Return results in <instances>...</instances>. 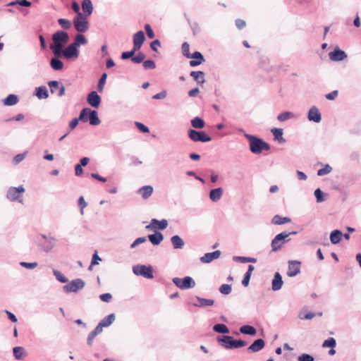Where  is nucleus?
<instances>
[{"instance_id":"f8f14e48","label":"nucleus","mask_w":361,"mask_h":361,"mask_svg":"<svg viewBox=\"0 0 361 361\" xmlns=\"http://www.w3.org/2000/svg\"><path fill=\"white\" fill-rule=\"evenodd\" d=\"M62 54L68 59H77L79 56V51L73 44H69L63 51L62 50Z\"/></svg>"},{"instance_id":"b1692460","label":"nucleus","mask_w":361,"mask_h":361,"mask_svg":"<svg viewBox=\"0 0 361 361\" xmlns=\"http://www.w3.org/2000/svg\"><path fill=\"white\" fill-rule=\"evenodd\" d=\"M283 283V282L281 276L279 273L276 272L272 280V289L274 290H279L281 288Z\"/></svg>"},{"instance_id":"c9c22d12","label":"nucleus","mask_w":361,"mask_h":361,"mask_svg":"<svg viewBox=\"0 0 361 361\" xmlns=\"http://www.w3.org/2000/svg\"><path fill=\"white\" fill-rule=\"evenodd\" d=\"M51 67L55 71H60L63 68V64L59 59L53 58L50 61Z\"/></svg>"},{"instance_id":"39448f33","label":"nucleus","mask_w":361,"mask_h":361,"mask_svg":"<svg viewBox=\"0 0 361 361\" xmlns=\"http://www.w3.org/2000/svg\"><path fill=\"white\" fill-rule=\"evenodd\" d=\"M87 16L78 13L73 19V24L75 30L79 32H85L87 30L89 23Z\"/></svg>"},{"instance_id":"a18cd8bd","label":"nucleus","mask_w":361,"mask_h":361,"mask_svg":"<svg viewBox=\"0 0 361 361\" xmlns=\"http://www.w3.org/2000/svg\"><path fill=\"white\" fill-rule=\"evenodd\" d=\"M181 50H182L183 54L185 57L190 58V56H191L192 54L190 53V51H189L190 50V44L188 42H184L182 44Z\"/></svg>"},{"instance_id":"423d86ee","label":"nucleus","mask_w":361,"mask_h":361,"mask_svg":"<svg viewBox=\"0 0 361 361\" xmlns=\"http://www.w3.org/2000/svg\"><path fill=\"white\" fill-rule=\"evenodd\" d=\"M173 282L177 287L183 290L193 288L195 286V281L190 276H185L183 279L174 278Z\"/></svg>"},{"instance_id":"f3484780","label":"nucleus","mask_w":361,"mask_h":361,"mask_svg":"<svg viewBox=\"0 0 361 361\" xmlns=\"http://www.w3.org/2000/svg\"><path fill=\"white\" fill-rule=\"evenodd\" d=\"M85 286V283L81 279H76L72 281L68 285L64 288L69 292H76L80 289H82Z\"/></svg>"},{"instance_id":"4d7b16f0","label":"nucleus","mask_w":361,"mask_h":361,"mask_svg":"<svg viewBox=\"0 0 361 361\" xmlns=\"http://www.w3.org/2000/svg\"><path fill=\"white\" fill-rule=\"evenodd\" d=\"M27 153L18 154L13 158V163L18 164L21 162L26 157Z\"/></svg>"},{"instance_id":"cd10ccee","label":"nucleus","mask_w":361,"mask_h":361,"mask_svg":"<svg viewBox=\"0 0 361 361\" xmlns=\"http://www.w3.org/2000/svg\"><path fill=\"white\" fill-rule=\"evenodd\" d=\"M222 193H223V190L220 188H216V189H213L210 191L209 197L212 201L216 202L219 200H220V198L222 195Z\"/></svg>"},{"instance_id":"4468645a","label":"nucleus","mask_w":361,"mask_h":361,"mask_svg":"<svg viewBox=\"0 0 361 361\" xmlns=\"http://www.w3.org/2000/svg\"><path fill=\"white\" fill-rule=\"evenodd\" d=\"M329 58L333 61H341L347 58V54L344 51L336 47L333 51L329 53Z\"/></svg>"},{"instance_id":"774afa93","label":"nucleus","mask_w":361,"mask_h":361,"mask_svg":"<svg viewBox=\"0 0 361 361\" xmlns=\"http://www.w3.org/2000/svg\"><path fill=\"white\" fill-rule=\"evenodd\" d=\"M99 298L103 302H109L111 300L112 296L110 293H104L100 295Z\"/></svg>"},{"instance_id":"f704fd0d","label":"nucleus","mask_w":361,"mask_h":361,"mask_svg":"<svg viewBox=\"0 0 361 361\" xmlns=\"http://www.w3.org/2000/svg\"><path fill=\"white\" fill-rule=\"evenodd\" d=\"M271 131L273 133L275 140H278L279 142H285V140L283 137V130L281 128H273Z\"/></svg>"},{"instance_id":"8fccbe9b","label":"nucleus","mask_w":361,"mask_h":361,"mask_svg":"<svg viewBox=\"0 0 361 361\" xmlns=\"http://www.w3.org/2000/svg\"><path fill=\"white\" fill-rule=\"evenodd\" d=\"M99 261H101V258L99 257L97 252H96L92 256L91 264L89 267V270H92V267L94 265L98 264Z\"/></svg>"},{"instance_id":"58836bf2","label":"nucleus","mask_w":361,"mask_h":361,"mask_svg":"<svg viewBox=\"0 0 361 361\" xmlns=\"http://www.w3.org/2000/svg\"><path fill=\"white\" fill-rule=\"evenodd\" d=\"M197 300L199 301V304H197L195 305L198 307L212 306L214 304V301L211 299H206L197 297Z\"/></svg>"},{"instance_id":"3c124183","label":"nucleus","mask_w":361,"mask_h":361,"mask_svg":"<svg viewBox=\"0 0 361 361\" xmlns=\"http://www.w3.org/2000/svg\"><path fill=\"white\" fill-rule=\"evenodd\" d=\"M293 116L290 112H283L278 115L277 118L280 121H284Z\"/></svg>"},{"instance_id":"79ce46f5","label":"nucleus","mask_w":361,"mask_h":361,"mask_svg":"<svg viewBox=\"0 0 361 361\" xmlns=\"http://www.w3.org/2000/svg\"><path fill=\"white\" fill-rule=\"evenodd\" d=\"M213 329L214 331L221 334H228L229 332V329L227 326L223 324L214 325Z\"/></svg>"},{"instance_id":"a19ab883","label":"nucleus","mask_w":361,"mask_h":361,"mask_svg":"<svg viewBox=\"0 0 361 361\" xmlns=\"http://www.w3.org/2000/svg\"><path fill=\"white\" fill-rule=\"evenodd\" d=\"M192 126L195 128H203L205 126L204 121L200 117H195L191 121Z\"/></svg>"},{"instance_id":"052dcab7","label":"nucleus","mask_w":361,"mask_h":361,"mask_svg":"<svg viewBox=\"0 0 361 361\" xmlns=\"http://www.w3.org/2000/svg\"><path fill=\"white\" fill-rule=\"evenodd\" d=\"M314 195H315V197L317 198V201L318 202H322L324 201V199L322 197L323 196V192H322V191L319 188L317 189L314 191Z\"/></svg>"},{"instance_id":"09e8293b","label":"nucleus","mask_w":361,"mask_h":361,"mask_svg":"<svg viewBox=\"0 0 361 361\" xmlns=\"http://www.w3.org/2000/svg\"><path fill=\"white\" fill-rule=\"evenodd\" d=\"M219 291L222 294L228 295L231 292V286L228 284H223L219 288Z\"/></svg>"},{"instance_id":"864d4df0","label":"nucleus","mask_w":361,"mask_h":361,"mask_svg":"<svg viewBox=\"0 0 361 361\" xmlns=\"http://www.w3.org/2000/svg\"><path fill=\"white\" fill-rule=\"evenodd\" d=\"M20 266L23 267H25L26 269H32L37 267V262H21L20 263Z\"/></svg>"},{"instance_id":"6e6552de","label":"nucleus","mask_w":361,"mask_h":361,"mask_svg":"<svg viewBox=\"0 0 361 361\" xmlns=\"http://www.w3.org/2000/svg\"><path fill=\"white\" fill-rule=\"evenodd\" d=\"M133 272L137 276H142L147 279L153 278V269L152 267L145 265H137L133 267Z\"/></svg>"},{"instance_id":"de8ad7c7","label":"nucleus","mask_w":361,"mask_h":361,"mask_svg":"<svg viewBox=\"0 0 361 361\" xmlns=\"http://www.w3.org/2000/svg\"><path fill=\"white\" fill-rule=\"evenodd\" d=\"M54 275L56 279L61 283H66L68 281V279L59 271L54 270Z\"/></svg>"},{"instance_id":"2f4dec72","label":"nucleus","mask_w":361,"mask_h":361,"mask_svg":"<svg viewBox=\"0 0 361 361\" xmlns=\"http://www.w3.org/2000/svg\"><path fill=\"white\" fill-rule=\"evenodd\" d=\"M171 243L174 249H181L184 245L183 240L178 235H173L171 238Z\"/></svg>"},{"instance_id":"338daca9","label":"nucleus","mask_w":361,"mask_h":361,"mask_svg":"<svg viewBox=\"0 0 361 361\" xmlns=\"http://www.w3.org/2000/svg\"><path fill=\"white\" fill-rule=\"evenodd\" d=\"M235 25L239 30H242L246 26V22L243 19H236Z\"/></svg>"},{"instance_id":"9d476101","label":"nucleus","mask_w":361,"mask_h":361,"mask_svg":"<svg viewBox=\"0 0 361 361\" xmlns=\"http://www.w3.org/2000/svg\"><path fill=\"white\" fill-rule=\"evenodd\" d=\"M25 192V188L23 185L18 188L12 187L7 192V198L11 201L19 200L21 195Z\"/></svg>"},{"instance_id":"dca6fc26","label":"nucleus","mask_w":361,"mask_h":361,"mask_svg":"<svg viewBox=\"0 0 361 361\" xmlns=\"http://www.w3.org/2000/svg\"><path fill=\"white\" fill-rule=\"evenodd\" d=\"M145 40L144 32L140 30L137 32L133 36V48L135 50H139Z\"/></svg>"},{"instance_id":"5fc2aeb1","label":"nucleus","mask_w":361,"mask_h":361,"mask_svg":"<svg viewBox=\"0 0 361 361\" xmlns=\"http://www.w3.org/2000/svg\"><path fill=\"white\" fill-rule=\"evenodd\" d=\"M106 73H104L101 78L99 79V83H98V90L101 92L103 91V89H104V85L106 82Z\"/></svg>"},{"instance_id":"13d9d810","label":"nucleus","mask_w":361,"mask_h":361,"mask_svg":"<svg viewBox=\"0 0 361 361\" xmlns=\"http://www.w3.org/2000/svg\"><path fill=\"white\" fill-rule=\"evenodd\" d=\"M145 30L147 35L148 36L149 38L153 39L154 37V33L150 25L146 24L145 25Z\"/></svg>"},{"instance_id":"ddd939ff","label":"nucleus","mask_w":361,"mask_h":361,"mask_svg":"<svg viewBox=\"0 0 361 361\" xmlns=\"http://www.w3.org/2000/svg\"><path fill=\"white\" fill-rule=\"evenodd\" d=\"M301 263L299 261L293 260L288 262L287 275L290 277L296 276L300 272Z\"/></svg>"},{"instance_id":"7c9ffc66","label":"nucleus","mask_w":361,"mask_h":361,"mask_svg":"<svg viewBox=\"0 0 361 361\" xmlns=\"http://www.w3.org/2000/svg\"><path fill=\"white\" fill-rule=\"evenodd\" d=\"M18 102V98L15 94H9L3 101V104L5 106H13V105L16 104Z\"/></svg>"},{"instance_id":"0eeeda50","label":"nucleus","mask_w":361,"mask_h":361,"mask_svg":"<svg viewBox=\"0 0 361 361\" xmlns=\"http://www.w3.org/2000/svg\"><path fill=\"white\" fill-rule=\"evenodd\" d=\"M188 136L194 142H209L212 140L210 136L205 133L204 131H197L193 129H190L188 130Z\"/></svg>"},{"instance_id":"473e14b6","label":"nucleus","mask_w":361,"mask_h":361,"mask_svg":"<svg viewBox=\"0 0 361 361\" xmlns=\"http://www.w3.org/2000/svg\"><path fill=\"white\" fill-rule=\"evenodd\" d=\"M290 221H291L290 219H289L288 217H281L279 215H275L273 217L271 222H272V224H274L275 225H281V224H284L286 223H289V222H290Z\"/></svg>"},{"instance_id":"5701e85b","label":"nucleus","mask_w":361,"mask_h":361,"mask_svg":"<svg viewBox=\"0 0 361 361\" xmlns=\"http://www.w3.org/2000/svg\"><path fill=\"white\" fill-rule=\"evenodd\" d=\"M153 187L151 185H145L142 188H140L137 193L140 194L143 199H147L149 197H150L153 192Z\"/></svg>"},{"instance_id":"a211bd4d","label":"nucleus","mask_w":361,"mask_h":361,"mask_svg":"<svg viewBox=\"0 0 361 361\" xmlns=\"http://www.w3.org/2000/svg\"><path fill=\"white\" fill-rule=\"evenodd\" d=\"M88 104L94 108H98L101 103V97L95 91L91 92L87 98Z\"/></svg>"},{"instance_id":"6e6d98bb","label":"nucleus","mask_w":361,"mask_h":361,"mask_svg":"<svg viewBox=\"0 0 361 361\" xmlns=\"http://www.w3.org/2000/svg\"><path fill=\"white\" fill-rule=\"evenodd\" d=\"M145 59V54L142 53H139L137 56H133L132 58V61L135 63H140L144 61Z\"/></svg>"},{"instance_id":"f257e3e1","label":"nucleus","mask_w":361,"mask_h":361,"mask_svg":"<svg viewBox=\"0 0 361 361\" xmlns=\"http://www.w3.org/2000/svg\"><path fill=\"white\" fill-rule=\"evenodd\" d=\"M52 40L50 49L55 56H59L62 54L64 45L69 41V35L64 31L59 30L53 34Z\"/></svg>"},{"instance_id":"2eb2a0df","label":"nucleus","mask_w":361,"mask_h":361,"mask_svg":"<svg viewBox=\"0 0 361 361\" xmlns=\"http://www.w3.org/2000/svg\"><path fill=\"white\" fill-rule=\"evenodd\" d=\"M48 85L50 87V90L52 94L57 93V95L59 97H62L64 95L65 87L63 85L60 86L58 81H56V80L50 81L48 83Z\"/></svg>"},{"instance_id":"f03ea898","label":"nucleus","mask_w":361,"mask_h":361,"mask_svg":"<svg viewBox=\"0 0 361 361\" xmlns=\"http://www.w3.org/2000/svg\"><path fill=\"white\" fill-rule=\"evenodd\" d=\"M245 137L249 140L250 149L252 153L259 154L263 150L270 149V145L262 139L250 135H245Z\"/></svg>"},{"instance_id":"aec40b11","label":"nucleus","mask_w":361,"mask_h":361,"mask_svg":"<svg viewBox=\"0 0 361 361\" xmlns=\"http://www.w3.org/2000/svg\"><path fill=\"white\" fill-rule=\"evenodd\" d=\"M189 59H193L190 61V66L192 67L199 66L204 61L203 55L199 51H195L192 54Z\"/></svg>"},{"instance_id":"c03bdc74","label":"nucleus","mask_w":361,"mask_h":361,"mask_svg":"<svg viewBox=\"0 0 361 361\" xmlns=\"http://www.w3.org/2000/svg\"><path fill=\"white\" fill-rule=\"evenodd\" d=\"M336 345V340L334 338H329L325 340L322 344L323 348H334Z\"/></svg>"},{"instance_id":"c85d7f7f","label":"nucleus","mask_w":361,"mask_h":361,"mask_svg":"<svg viewBox=\"0 0 361 361\" xmlns=\"http://www.w3.org/2000/svg\"><path fill=\"white\" fill-rule=\"evenodd\" d=\"M36 96L39 99H47L49 97L47 88L45 86H41L36 88Z\"/></svg>"},{"instance_id":"4c0bfd02","label":"nucleus","mask_w":361,"mask_h":361,"mask_svg":"<svg viewBox=\"0 0 361 361\" xmlns=\"http://www.w3.org/2000/svg\"><path fill=\"white\" fill-rule=\"evenodd\" d=\"M13 352L17 360H21L25 356V350L23 347H15Z\"/></svg>"},{"instance_id":"49530a36","label":"nucleus","mask_w":361,"mask_h":361,"mask_svg":"<svg viewBox=\"0 0 361 361\" xmlns=\"http://www.w3.org/2000/svg\"><path fill=\"white\" fill-rule=\"evenodd\" d=\"M332 170V168L329 165L326 164L324 168L318 170L317 175L319 176H324L326 174L329 173Z\"/></svg>"},{"instance_id":"e433bc0d","label":"nucleus","mask_w":361,"mask_h":361,"mask_svg":"<svg viewBox=\"0 0 361 361\" xmlns=\"http://www.w3.org/2000/svg\"><path fill=\"white\" fill-rule=\"evenodd\" d=\"M87 42L86 38L83 35L78 34L75 37V41L72 43L77 48L80 47L81 44H86Z\"/></svg>"},{"instance_id":"1a4fd4ad","label":"nucleus","mask_w":361,"mask_h":361,"mask_svg":"<svg viewBox=\"0 0 361 361\" xmlns=\"http://www.w3.org/2000/svg\"><path fill=\"white\" fill-rule=\"evenodd\" d=\"M89 113L90 123L92 126H97L100 123V121L97 116V113L95 111L91 110L89 108L83 109L79 116V119H84L85 114Z\"/></svg>"},{"instance_id":"c756f323","label":"nucleus","mask_w":361,"mask_h":361,"mask_svg":"<svg viewBox=\"0 0 361 361\" xmlns=\"http://www.w3.org/2000/svg\"><path fill=\"white\" fill-rule=\"evenodd\" d=\"M342 233L338 230H334L330 235V240L333 244H337L341 240Z\"/></svg>"},{"instance_id":"393cba45","label":"nucleus","mask_w":361,"mask_h":361,"mask_svg":"<svg viewBox=\"0 0 361 361\" xmlns=\"http://www.w3.org/2000/svg\"><path fill=\"white\" fill-rule=\"evenodd\" d=\"M82 8L84 12V16L87 17L90 16L93 11V6L91 1L83 0L82 2Z\"/></svg>"},{"instance_id":"e2e57ef3","label":"nucleus","mask_w":361,"mask_h":361,"mask_svg":"<svg viewBox=\"0 0 361 361\" xmlns=\"http://www.w3.org/2000/svg\"><path fill=\"white\" fill-rule=\"evenodd\" d=\"M143 66L145 69H154L155 68V63L153 61L147 60L144 61Z\"/></svg>"},{"instance_id":"4be33fe9","label":"nucleus","mask_w":361,"mask_h":361,"mask_svg":"<svg viewBox=\"0 0 361 361\" xmlns=\"http://www.w3.org/2000/svg\"><path fill=\"white\" fill-rule=\"evenodd\" d=\"M308 118L315 123H319L322 117L318 109L316 106H312L308 113Z\"/></svg>"},{"instance_id":"20e7f679","label":"nucleus","mask_w":361,"mask_h":361,"mask_svg":"<svg viewBox=\"0 0 361 361\" xmlns=\"http://www.w3.org/2000/svg\"><path fill=\"white\" fill-rule=\"evenodd\" d=\"M296 232H292V233H287V232H282L275 236V238L271 241V248L272 251L276 252L281 248L283 245L288 241L289 240L287 239L288 236L290 234H295Z\"/></svg>"},{"instance_id":"bb28decb","label":"nucleus","mask_w":361,"mask_h":361,"mask_svg":"<svg viewBox=\"0 0 361 361\" xmlns=\"http://www.w3.org/2000/svg\"><path fill=\"white\" fill-rule=\"evenodd\" d=\"M148 238L153 245H157L163 240L164 236L161 233H156L155 234L149 235Z\"/></svg>"},{"instance_id":"680f3d73","label":"nucleus","mask_w":361,"mask_h":361,"mask_svg":"<svg viewBox=\"0 0 361 361\" xmlns=\"http://www.w3.org/2000/svg\"><path fill=\"white\" fill-rule=\"evenodd\" d=\"M298 361H314V357L308 354H302L298 357Z\"/></svg>"},{"instance_id":"7ed1b4c3","label":"nucleus","mask_w":361,"mask_h":361,"mask_svg":"<svg viewBox=\"0 0 361 361\" xmlns=\"http://www.w3.org/2000/svg\"><path fill=\"white\" fill-rule=\"evenodd\" d=\"M218 341L222 346L227 349L238 348L247 345V343L243 340H234L233 337L229 336H224L219 338Z\"/></svg>"},{"instance_id":"0e129e2a","label":"nucleus","mask_w":361,"mask_h":361,"mask_svg":"<svg viewBox=\"0 0 361 361\" xmlns=\"http://www.w3.org/2000/svg\"><path fill=\"white\" fill-rule=\"evenodd\" d=\"M135 126L142 133H149V128L145 126L144 124L140 122H135Z\"/></svg>"},{"instance_id":"ea45409f","label":"nucleus","mask_w":361,"mask_h":361,"mask_svg":"<svg viewBox=\"0 0 361 361\" xmlns=\"http://www.w3.org/2000/svg\"><path fill=\"white\" fill-rule=\"evenodd\" d=\"M115 319V316L114 314H111L106 317H105L99 323L101 326L104 327H107L111 325Z\"/></svg>"},{"instance_id":"37998d69","label":"nucleus","mask_w":361,"mask_h":361,"mask_svg":"<svg viewBox=\"0 0 361 361\" xmlns=\"http://www.w3.org/2000/svg\"><path fill=\"white\" fill-rule=\"evenodd\" d=\"M58 23L65 30H68L71 27V21L65 18H59Z\"/></svg>"},{"instance_id":"69168bd1","label":"nucleus","mask_w":361,"mask_h":361,"mask_svg":"<svg viewBox=\"0 0 361 361\" xmlns=\"http://www.w3.org/2000/svg\"><path fill=\"white\" fill-rule=\"evenodd\" d=\"M78 205L80 207L81 214H83V209L87 207V203L82 196L80 197L78 200Z\"/></svg>"},{"instance_id":"9b49d317","label":"nucleus","mask_w":361,"mask_h":361,"mask_svg":"<svg viewBox=\"0 0 361 361\" xmlns=\"http://www.w3.org/2000/svg\"><path fill=\"white\" fill-rule=\"evenodd\" d=\"M168 226V221L166 219H163L161 221H159L156 219H152L150 224L147 225L145 228L147 230H156L160 229L164 230Z\"/></svg>"},{"instance_id":"6ab92c4d","label":"nucleus","mask_w":361,"mask_h":361,"mask_svg":"<svg viewBox=\"0 0 361 361\" xmlns=\"http://www.w3.org/2000/svg\"><path fill=\"white\" fill-rule=\"evenodd\" d=\"M221 255V251L216 250L213 252L206 253L204 256L200 257V262L202 263H209L214 259H218Z\"/></svg>"},{"instance_id":"603ef678","label":"nucleus","mask_w":361,"mask_h":361,"mask_svg":"<svg viewBox=\"0 0 361 361\" xmlns=\"http://www.w3.org/2000/svg\"><path fill=\"white\" fill-rule=\"evenodd\" d=\"M19 4L23 6L28 7L31 6V2L27 0H19L17 1H13L9 4L10 6H13L16 4Z\"/></svg>"},{"instance_id":"72a5a7b5","label":"nucleus","mask_w":361,"mask_h":361,"mask_svg":"<svg viewBox=\"0 0 361 361\" xmlns=\"http://www.w3.org/2000/svg\"><path fill=\"white\" fill-rule=\"evenodd\" d=\"M240 331L243 334L252 336L255 335L257 333L256 329L253 326L249 325H244L241 326L240 329Z\"/></svg>"},{"instance_id":"a878e982","label":"nucleus","mask_w":361,"mask_h":361,"mask_svg":"<svg viewBox=\"0 0 361 361\" xmlns=\"http://www.w3.org/2000/svg\"><path fill=\"white\" fill-rule=\"evenodd\" d=\"M190 76H192L198 84L202 85L205 81L204 73L202 71H192Z\"/></svg>"},{"instance_id":"bf43d9fd","label":"nucleus","mask_w":361,"mask_h":361,"mask_svg":"<svg viewBox=\"0 0 361 361\" xmlns=\"http://www.w3.org/2000/svg\"><path fill=\"white\" fill-rule=\"evenodd\" d=\"M137 50H135L134 48L133 49L132 51H126V52H123L121 55V58L124 60L126 59H128L130 58H133V55L135 54V52Z\"/></svg>"},{"instance_id":"412c9836","label":"nucleus","mask_w":361,"mask_h":361,"mask_svg":"<svg viewBox=\"0 0 361 361\" xmlns=\"http://www.w3.org/2000/svg\"><path fill=\"white\" fill-rule=\"evenodd\" d=\"M264 341L262 338H259L255 341L253 343L248 347L247 350L251 353L258 352L264 348Z\"/></svg>"}]
</instances>
